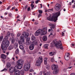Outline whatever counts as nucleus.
Listing matches in <instances>:
<instances>
[{"mask_svg":"<svg viewBox=\"0 0 75 75\" xmlns=\"http://www.w3.org/2000/svg\"><path fill=\"white\" fill-rule=\"evenodd\" d=\"M51 46L52 47H53L55 46L57 48H60V50H63L64 48L62 47L61 42L60 41L57 42L56 40L53 41V42L51 44Z\"/></svg>","mask_w":75,"mask_h":75,"instance_id":"f257e3e1","label":"nucleus"},{"mask_svg":"<svg viewBox=\"0 0 75 75\" xmlns=\"http://www.w3.org/2000/svg\"><path fill=\"white\" fill-rule=\"evenodd\" d=\"M60 15V12H58L56 13H54L52 17H51V16H50L49 17L47 18V19L49 21L54 20V22H56L57 20H58V16H59Z\"/></svg>","mask_w":75,"mask_h":75,"instance_id":"f03ea898","label":"nucleus"},{"mask_svg":"<svg viewBox=\"0 0 75 75\" xmlns=\"http://www.w3.org/2000/svg\"><path fill=\"white\" fill-rule=\"evenodd\" d=\"M24 34H23L22 36L20 37V40L18 41V43L19 45V48L20 49L22 50H24V46L23 45H25V42H24Z\"/></svg>","mask_w":75,"mask_h":75,"instance_id":"7ed1b4c3","label":"nucleus"},{"mask_svg":"<svg viewBox=\"0 0 75 75\" xmlns=\"http://www.w3.org/2000/svg\"><path fill=\"white\" fill-rule=\"evenodd\" d=\"M2 44L3 45L1 44V48H2L3 51H6L7 47H8L9 44H10L9 41L5 40H3L2 42ZM3 45H4V46Z\"/></svg>","mask_w":75,"mask_h":75,"instance_id":"20e7f679","label":"nucleus"},{"mask_svg":"<svg viewBox=\"0 0 75 75\" xmlns=\"http://www.w3.org/2000/svg\"><path fill=\"white\" fill-rule=\"evenodd\" d=\"M23 63L24 61L21 60L17 61V64L18 66H15L14 67L13 69V72H15L16 71V70L17 69V68L19 69H21L22 68V66Z\"/></svg>","mask_w":75,"mask_h":75,"instance_id":"39448f33","label":"nucleus"},{"mask_svg":"<svg viewBox=\"0 0 75 75\" xmlns=\"http://www.w3.org/2000/svg\"><path fill=\"white\" fill-rule=\"evenodd\" d=\"M47 29L45 28L43 30L41 29H39L37 30L35 33V36H38L41 34V35H45L47 34Z\"/></svg>","mask_w":75,"mask_h":75,"instance_id":"423d86ee","label":"nucleus"},{"mask_svg":"<svg viewBox=\"0 0 75 75\" xmlns=\"http://www.w3.org/2000/svg\"><path fill=\"white\" fill-rule=\"evenodd\" d=\"M30 68V63L28 61H26L23 67V69L25 71H28Z\"/></svg>","mask_w":75,"mask_h":75,"instance_id":"0eeeda50","label":"nucleus"},{"mask_svg":"<svg viewBox=\"0 0 75 75\" xmlns=\"http://www.w3.org/2000/svg\"><path fill=\"white\" fill-rule=\"evenodd\" d=\"M58 65H56L54 64H53L52 65L51 69L52 70H55V71H54L53 72V74H54V75L57 74L59 70L58 69H57V68H58Z\"/></svg>","mask_w":75,"mask_h":75,"instance_id":"6e6552de","label":"nucleus"},{"mask_svg":"<svg viewBox=\"0 0 75 75\" xmlns=\"http://www.w3.org/2000/svg\"><path fill=\"white\" fill-rule=\"evenodd\" d=\"M37 44V42L36 41H34L32 42V43L30 44L29 46L30 50H33L34 48V45Z\"/></svg>","mask_w":75,"mask_h":75,"instance_id":"1a4fd4ad","label":"nucleus"},{"mask_svg":"<svg viewBox=\"0 0 75 75\" xmlns=\"http://www.w3.org/2000/svg\"><path fill=\"white\" fill-rule=\"evenodd\" d=\"M38 59L36 61V66H38V67H39V66H40L41 64V62H42V58L41 57H40L38 58Z\"/></svg>","mask_w":75,"mask_h":75,"instance_id":"9d476101","label":"nucleus"},{"mask_svg":"<svg viewBox=\"0 0 75 75\" xmlns=\"http://www.w3.org/2000/svg\"><path fill=\"white\" fill-rule=\"evenodd\" d=\"M61 8V5L58 4H57L55 7V9L56 11H58Z\"/></svg>","mask_w":75,"mask_h":75,"instance_id":"9b49d317","label":"nucleus"},{"mask_svg":"<svg viewBox=\"0 0 75 75\" xmlns=\"http://www.w3.org/2000/svg\"><path fill=\"white\" fill-rule=\"evenodd\" d=\"M20 71L19 70H17L15 72V75H20Z\"/></svg>","mask_w":75,"mask_h":75,"instance_id":"f8f14e48","label":"nucleus"},{"mask_svg":"<svg viewBox=\"0 0 75 75\" xmlns=\"http://www.w3.org/2000/svg\"><path fill=\"white\" fill-rule=\"evenodd\" d=\"M64 58L66 61H68V60L69 59V55H67L65 54L64 56Z\"/></svg>","mask_w":75,"mask_h":75,"instance_id":"ddd939ff","label":"nucleus"},{"mask_svg":"<svg viewBox=\"0 0 75 75\" xmlns=\"http://www.w3.org/2000/svg\"><path fill=\"white\" fill-rule=\"evenodd\" d=\"M42 39L43 41H46L47 40V37L46 36H44L43 37Z\"/></svg>","mask_w":75,"mask_h":75,"instance_id":"4468645a","label":"nucleus"},{"mask_svg":"<svg viewBox=\"0 0 75 75\" xmlns=\"http://www.w3.org/2000/svg\"><path fill=\"white\" fill-rule=\"evenodd\" d=\"M47 59H48L47 57H45L44 59V63L45 65H46L47 64Z\"/></svg>","mask_w":75,"mask_h":75,"instance_id":"2eb2a0df","label":"nucleus"},{"mask_svg":"<svg viewBox=\"0 0 75 75\" xmlns=\"http://www.w3.org/2000/svg\"><path fill=\"white\" fill-rule=\"evenodd\" d=\"M31 44H32V43H31V41H26L25 44L26 45H28L30 44L31 45Z\"/></svg>","mask_w":75,"mask_h":75,"instance_id":"dca6fc26","label":"nucleus"},{"mask_svg":"<svg viewBox=\"0 0 75 75\" xmlns=\"http://www.w3.org/2000/svg\"><path fill=\"white\" fill-rule=\"evenodd\" d=\"M48 45H49L48 44H45L44 45V46H43V48L45 49H48Z\"/></svg>","mask_w":75,"mask_h":75,"instance_id":"f3484780","label":"nucleus"},{"mask_svg":"<svg viewBox=\"0 0 75 75\" xmlns=\"http://www.w3.org/2000/svg\"><path fill=\"white\" fill-rule=\"evenodd\" d=\"M18 45L17 43H15L14 45V47L15 49H16L18 47Z\"/></svg>","mask_w":75,"mask_h":75,"instance_id":"a211bd4d","label":"nucleus"},{"mask_svg":"<svg viewBox=\"0 0 75 75\" xmlns=\"http://www.w3.org/2000/svg\"><path fill=\"white\" fill-rule=\"evenodd\" d=\"M19 54V50L18 49V48L15 51V55H17V54Z\"/></svg>","mask_w":75,"mask_h":75,"instance_id":"6ab92c4d","label":"nucleus"},{"mask_svg":"<svg viewBox=\"0 0 75 75\" xmlns=\"http://www.w3.org/2000/svg\"><path fill=\"white\" fill-rule=\"evenodd\" d=\"M1 58L3 59H6V56L4 54H2L1 55Z\"/></svg>","mask_w":75,"mask_h":75,"instance_id":"aec40b11","label":"nucleus"},{"mask_svg":"<svg viewBox=\"0 0 75 75\" xmlns=\"http://www.w3.org/2000/svg\"><path fill=\"white\" fill-rule=\"evenodd\" d=\"M8 35H6L5 36V38L3 39V40H5V41H8Z\"/></svg>","mask_w":75,"mask_h":75,"instance_id":"412c9836","label":"nucleus"},{"mask_svg":"<svg viewBox=\"0 0 75 75\" xmlns=\"http://www.w3.org/2000/svg\"><path fill=\"white\" fill-rule=\"evenodd\" d=\"M9 71L10 73H13V72H14V70H13V68H10L9 69Z\"/></svg>","mask_w":75,"mask_h":75,"instance_id":"4be33fe9","label":"nucleus"},{"mask_svg":"<svg viewBox=\"0 0 75 75\" xmlns=\"http://www.w3.org/2000/svg\"><path fill=\"white\" fill-rule=\"evenodd\" d=\"M11 65H10V63L9 62H8L6 64V67L7 68H8L10 67Z\"/></svg>","mask_w":75,"mask_h":75,"instance_id":"5701e85b","label":"nucleus"},{"mask_svg":"<svg viewBox=\"0 0 75 75\" xmlns=\"http://www.w3.org/2000/svg\"><path fill=\"white\" fill-rule=\"evenodd\" d=\"M8 49L9 50H11L13 49V46L12 45H10L8 48Z\"/></svg>","mask_w":75,"mask_h":75,"instance_id":"b1692460","label":"nucleus"},{"mask_svg":"<svg viewBox=\"0 0 75 75\" xmlns=\"http://www.w3.org/2000/svg\"><path fill=\"white\" fill-rule=\"evenodd\" d=\"M35 40V37L34 35H33L31 37V40H32V41H33L34 40Z\"/></svg>","mask_w":75,"mask_h":75,"instance_id":"393cba45","label":"nucleus"},{"mask_svg":"<svg viewBox=\"0 0 75 75\" xmlns=\"http://www.w3.org/2000/svg\"><path fill=\"white\" fill-rule=\"evenodd\" d=\"M49 54L50 55H51V56H53V55L55 54V52H52L49 53Z\"/></svg>","mask_w":75,"mask_h":75,"instance_id":"a878e982","label":"nucleus"},{"mask_svg":"<svg viewBox=\"0 0 75 75\" xmlns=\"http://www.w3.org/2000/svg\"><path fill=\"white\" fill-rule=\"evenodd\" d=\"M3 39V36H0V43L1 42V41H2Z\"/></svg>","mask_w":75,"mask_h":75,"instance_id":"bb28decb","label":"nucleus"},{"mask_svg":"<svg viewBox=\"0 0 75 75\" xmlns=\"http://www.w3.org/2000/svg\"><path fill=\"white\" fill-rule=\"evenodd\" d=\"M29 34L28 33H26L25 34V37L26 38L28 37Z\"/></svg>","mask_w":75,"mask_h":75,"instance_id":"cd10ccee","label":"nucleus"},{"mask_svg":"<svg viewBox=\"0 0 75 75\" xmlns=\"http://www.w3.org/2000/svg\"><path fill=\"white\" fill-rule=\"evenodd\" d=\"M21 73L22 75H24V70H22L21 71Z\"/></svg>","mask_w":75,"mask_h":75,"instance_id":"c85d7f7f","label":"nucleus"},{"mask_svg":"<svg viewBox=\"0 0 75 75\" xmlns=\"http://www.w3.org/2000/svg\"><path fill=\"white\" fill-rule=\"evenodd\" d=\"M30 6H31V10H33V8L34 7V5H33V4H31Z\"/></svg>","mask_w":75,"mask_h":75,"instance_id":"c756f323","label":"nucleus"},{"mask_svg":"<svg viewBox=\"0 0 75 75\" xmlns=\"http://www.w3.org/2000/svg\"><path fill=\"white\" fill-rule=\"evenodd\" d=\"M14 42H15V40L13 39L11 40V43L12 44H14Z\"/></svg>","mask_w":75,"mask_h":75,"instance_id":"7c9ffc66","label":"nucleus"},{"mask_svg":"<svg viewBox=\"0 0 75 75\" xmlns=\"http://www.w3.org/2000/svg\"><path fill=\"white\" fill-rule=\"evenodd\" d=\"M51 74V73L50 72H47L46 73H45L44 75H50Z\"/></svg>","mask_w":75,"mask_h":75,"instance_id":"2f4dec72","label":"nucleus"},{"mask_svg":"<svg viewBox=\"0 0 75 75\" xmlns=\"http://www.w3.org/2000/svg\"><path fill=\"white\" fill-rule=\"evenodd\" d=\"M26 41H30V38L28 37L26 39Z\"/></svg>","mask_w":75,"mask_h":75,"instance_id":"473e14b6","label":"nucleus"},{"mask_svg":"<svg viewBox=\"0 0 75 75\" xmlns=\"http://www.w3.org/2000/svg\"><path fill=\"white\" fill-rule=\"evenodd\" d=\"M7 71V69H6L5 68L3 70H2L1 71V72H3V71H4L5 72H6Z\"/></svg>","mask_w":75,"mask_h":75,"instance_id":"72a5a7b5","label":"nucleus"},{"mask_svg":"<svg viewBox=\"0 0 75 75\" xmlns=\"http://www.w3.org/2000/svg\"><path fill=\"white\" fill-rule=\"evenodd\" d=\"M51 62H54V61H55V60H54V58H52L51 59Z\"/></svg>","mask_w":75,"mask_h":75,"instance_id":"f704fd0d","label":"nucleus"},{"mask_svg":"<svg viewBox=\"0 0 75 75\" xmlns=\"http://www.w3.org/2000/svg\"><path fill=\"white\" fill-rule=\"evenodd\" d=\"M52 28H53V29L55 28V26L54 25H52L51 27H50V29H51V30H52Z\"/></svg>","mask_w":75,"mask_h":75,"instance_id":"c9c22d12","label":"nucleus"},{"mask_svg":"<svg viewBox=\"0 0 75 75\" xmlns=\"http://www.w3.org/2000/svg\"><path fill=\"white\" fill-rule=\"evenodd\" d=\"M39 13L40 14H42V10H39L38 11Z\"/></svg>","mask_w":75,"mask_h":75,"instance_id":"e433bc0d","label":"nucleus"},{"mask_svg":"<svg viewBox=\"0 0 75 75\" xmlns=\"http://www.w3.org/2000/svg\"><path fill=\"white\" fill-rule=\"evenodd\" d=\"M27 10L28 11H30L31 10V9H30V7H29L28 8Z\"/></svg>","mask_w":75,"mask_h":75,"instance_id":"4c0bfd02","label":"nucleus"},{"mask_svg":"<svg viewBox=\"0 0 75 75\" xmlns=\"http://www.w3.org/2000/svg\"><path fill=\"white\" fill-rule=\"evenodd\" d=\"M53 8H52V9H48L47 10V11L48 12H49V10H50V11H53Z\"/></svg>","mask_w":75,"mask_h":75,"instance_id":"58836bf2","label":"nucleus"},{"mask_svg":"<svg viewBox=\"0 0 75 75\" xmlns=\"http://www.w3.org/2000/svg\"><path fill=\"white\" fill-rule=\"evenodd\" d=\"M11 7V6H9L7 8V10H9V9Z\"/></svg>","mask_w":75,"mask_h":75,"instance_id":"ea45409f","label":"nucleus"},{"mask_svg":"<svg viewBox=\"0 0 75 75\" xmlns=\"http://www.w3.org/2000/svg\"><path fill=\"white\" fill-rule=\"evenodd\" d=\"M8 36L10 37V32H8Z\"/></svg>","mask_w":75,"mask_h":75,"instance_id":"a19ab883","label":"nucleus"},{"mask_svg":"<svg viewBox=\"0 0 75 75\" xmlns=\"http://www.w3.org/2000/svg\"><path fill=\"white\" fill-rule=\"evenodd\" d=\"M21 35V34L18 33L17 35V37H20V36Z\"/></svg>","mask_w":75,"mask_h":75,"instance_id":"79ce46f5","label":"nucleus"},{"mask_svg":"<svg viewBox=\"0 0 75 75\" xmlns=\"http://www.w3.org/2000/svg\"><path fill=\"white\" fill-rule=\"evenodd\" d=\"M38 1H40V0H37L36 2H35V3L36 4H37V3H38Z\"/></svg>","mask_w":75,"mask_h":75,"instance_id":"37998d69","label":"nucleus"},{"mask_svg":"<svg viewBox=\"0 0 75 75\" xmlns=\"http://www.w3.org/2000/svg\"><path fill=\"white\" fill-rule=\"evenodd\" d=\"M41 16V14H39L38 15V18H40V16Z\"/></svg>","mask_w":75,"mask_h":75,"instance_id":"c03bdc74","label":"nucleus"},{"mask_svg":"<svg viewBox=\"0 0 75 75\" xmlns=\"http://www.w3.org/2000/svg\"><path fill=\"white\" fill-rule=\"evenodd\" d=\"M40 75H42V71H41L39 74Z\"/></svg>","mask_w":75,"mask_h":75,"instance_id":"a18cd8bd","label":"nucleus"},{"mask_svg":"<svg viewBox=\"0 0 75 75\" xmlns=\"http://www.w3.org/2000/svg\"><path fill=\"white\" fill-rule=\"evenodd\" d=\"M32 54H35V51H32Z\"/></svg>","mask_w":75,"mask_h":75,"instance_id":"49530a36","label":"nucleus"},{"mask_svg":"<svg viewBox=\"0 0 75 75\" xmlns=\"http://www.w3.org/2000/svg\"><path fill=\"white\" fill-rule=\"evenodd\" d=\"M30 2L32 4H33V3H34V1H31Z\"/></svg>","mask_w":75,"mask_h":75,"instance_id":"de8ad7c7","label":"nucleus"},{"mask_svg":"<svg viewBox=\"0 0 75 75\" xmlns=\"http://www.w3.org/2000/svg\"><path fill=\"white\" fill-rule=\"evenodd\" d=\"M12 14L11 13H9V14L8 15V16H9V17H11Z\"/></svg>","mask_w":75,"mask_h":75,"instance_id":"09e8293b","label":"nucleus"},{"mask_svg":"<svg viewBox=\"0 0 75 75\" xmlns=\"http://www.w3.org/2000/svg\"><path fill=\"white\" fill-rule=\"evenodd\" d=\"M27 7H28V5H26V6H25V9H26V8H27Z\"/></svg>","mask_w":75,"mask_h":75,"instance_id":"8fccbe9b","label":"nucleus"},{"mask_svg":"<svg viewBox=\"0 0 75 75\" xmlns=\"http://www.w3.org/2000/svg\"><path fill=\"white\" fill-rule=\"evenodd\" d=\"M35 25L38 24V22H36L35 23Z\"/></svg>","mask_w":75,"mask_h":75,"instance_id":"3c124183","label":"nucleus"},{"mask_svg":"<svg viewBox=\"0 0 75 75\" xmlns=\"http://www.w3.org/2000/svg\"><path fill=\"white\" fill-rule=\"evenodd\" d=\"M12 65H14L15 64V63H14V62H12Z\"/></svg>","mask_w":75,"mask_h":75,"instance_id":"603ef678","label":"nucleus"},{"mask_svg":"<svg viewBox=\"0 0 75 75\" xmlns=\"http://www.w3.org/2000/svg\"><path fill=\"white\" fill-rule=\"evenodd\" d=\"M15 8H16L15 7H13L11 9V10H14V9H15Z\"/></svg>","mask_w":75,"mask_h":75,"instance_id":"864d4df0","label":"nucleus"},{"mask_svg":"<svg viewBox=\"0 0 75 75\" xmlns=\"http://www.w3.org/2000/svg\"><path fill=\"white\" fill-rule=\"evenodd\" d=\"M62 36H64V33H63V32H62Z\"/></svg>","mask_w":75,"mask_h":75,"instance_id":"5fc2aeb1","label":"nucleus"},{"mask_svg":"<svg viewBox=\"0 0 75 75\" xmlns=\"http://www.w3.org/2000/svg\"><path fill=\"white\" fill-rule=\"evenodd\" d=\"M70 75H75V73H74L71 74H70Z\"/></svg>","mask_w":75,"mask_h":75,"instance_id":"6e6d98bb","label":"nucleus"},{"mask_svg":"<svg viewBox=\"0 0 75 75\" xmlns=\"http://www.w3.org/2000/svg\"><path fill=\"white\" fill-rule=\"evenodd\" d=\"M23 54H25V50H23Z\"/></svg>","mask_w":75,"mask_h":75,"instance_id":"4d7b16f0","label":"nucleus"},{"mask_svg":"<svg viewBox=\"0 0 75 75\" xmlns=\"http://www.w3.org/2000/svg\"><path fill=\"white\" fill-rule=\"evenodd\" d=\"M72 4H71V2H70L69 3V6H71Z\"/></svg>","mask_w":75,"mask_h":75,"instance_id":"13d9d810","label":"nucleus"},{"mask_svg":"<svg viewBox=\"0 0 75 75\" xmlns=\"http://www.w3.org/2000/svg\"><path fill=\"white\" fill-rule=\"evenodd\" d=\"M1 18H2L3 20H4V19L3 18V17L2 16H1Z\"/></svg>","mask_w":75,"mask_h":75,"instance_id":"bf43d9fd","label":"nucleus"},{"mask_svg":"<svg viewBox=\"0 0 75 75\" xmlns=\"http://www.w3.org/2000/svg\"><path fill=\"white\" fill-rule=\"evenodd\" d=\"M30 72H31L33 71V69H31L29 70Z\"/></svg>","mask_w":75,"mask_h":75,"instance_id":"052dcab7","label":"nucleus"},{"mask_svg":"<svg viewBox=\"0 0 75 75\" xmlns=\"http://www.w3.org/2000/svg\"><path fill=\"white\" fill-rule=\"evenodd\" d=\"M71 45L72 46H73V47H74V45H74V44H72Z\"/></svg>","mask_w":75,"mask_h":75,"instance_id":"680f3d73","label":"nucleus"},{"mask_svg":"<svg viewBox=\"0 0 75 75\" xmlns=\"http://www.w3.org/2000/svg\"><path fill=\"white\" fill-rule=\"evenodd\" d=\"M74 0H72V1H71V3H74Z\"/></svg>","mask_w":75,"mask_h":75,"instance_id":"e2e57ef3","label":"nucleus"},{"mask_svg":"<svg viewBox=\"0 0 75 75\" xmlns=\"http://www.w3.org/2000/svg\"><path fill=\"white\" fill-rule=\"evenodd\" d=\"M72 67H68V68L69 69H71V68H72Z\"/></svg>","mask_w":75,"mask_h":75,"instance_id":"0e129e2a","label":"nucleus"},{"mask_svg":"<svg viewBox=\"0 0 75 75\" xmlns=\"http://www.w3.org/2000/svg\"><path fill=\"white\" fill-rule=\"evenodd\" d=\"M50 31H51V29H49L48 32H50Z\"/></svg>","mask_w":75,"mask_h":75,"instance_id":"69168bd1","label":"nucleus"},{"mask_svg":"<svg viewBox=\"0 0 75 75\" xmlns=\"http://www.w3.org/2000/svg\"><path fill=\"white\" fill-rule=\"evenodd\" d=\"M53 35V34H52V33H51L50 35Z\"/></svg>","mask_w":75,"mask_h":75,"instance_id":"338daca9","label":"nucleus"},{"mask_svg":"<svg viewBox=\"0 0 75 75\" xmlns=\"http://www.w3.org/2000/svg\"><path fill=\"white\" fill-rule=\"evenodd\" d=\"M4 14V15H7V13L6 12Z\"/></svg>","mask_w":75,"mask_h":75,"instance_id":"774afa93","label":"nucleus"}]
</instances>
